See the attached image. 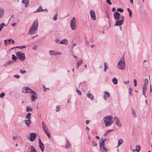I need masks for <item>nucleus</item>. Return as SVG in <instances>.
Segmentation results:
<instances>
[{"instance_id": "f257e3e1", "label": "nucleus", "mask_w": 152, "mask_h": 152, "mask_svg": "<svg viewBox=\"0 0 152 152\" xmlns=\"http://www.w3.org/2000/svg\"><path fill=\"white\" fill-rule=\"evenodd\" d=\"M113 15L116 21L115 25V26H120L123 24L124 19V16H121V14L117 12H115L114 13Z\"/></svg>"}, {"instance_id": "f03ea898", "label": "nucleus", "mask_w": 152, "mask_h": 152, "mask_svg": "<svg viewBox=\"0 0 152 152\" xmlns=\"http://www.w3.org/2000/svg\"><path fill=\"white\" fill-rule=\"evenodd\" d=\"M38 26V21L37 20H35L32 25L30 28L28 32L29 34L30 35H32L34 34L37 30Z\"/></svg>"}, {"instance_id": "7ed1b4c3", "label": "nucleus", "mask_w": 152, "mask_h": 152, "mask_svg": "<svg viewBox=\"0 0 152 152\" xmlns=\"http://www.w3.org/2000/svg\"><path fill=\"white\" fill-rule=\"evenodd\" d=\"M112 118L113 117L111 115H107L104 117L103 120L106 127L110 126L113 123Z\"/></svg>"}, {"instance_id": "20e7f679", "label": "nucleus", "mask_w": 152, "mask_h": 152, "mask_svg": "<svg viewBox=\"0 0 152 152\" xmlns=\"http://www.w3.org/2000/svg\"><path fill=\"white\" fill-rule=\"evenodd\" d=\"M124 60V56H123L118 62L117 65L118 67L122 70H124L125 68V63Z\"/></svg>"}, {"instance_id": "39448f33", "label": "nucleus", "mask_w": 152, "mask_h": 152, "mask_svg": "<svg viewBox=\"0 0 152 152\" xmlns=\"http://www.w3.org/2000/svg\"><path fill=\"white\" fill-rule=\"evenodd\" d=\"M70 27L72 30H75L76 28V20L75 17L72 18L70 21Z\"/></svg>"}, {"instance_id": "423d86ee", "label": "nucleus", "mask_w": 152, "mask_h": 152, "mask_svg": "<svg viewBox=\"0 0 152 152\" xmlns=\"http://www.w3.org/2000/svg\"><path fill=\"white\" fill-rule=\"evenodd\" d=\"M16 54L20 60L23 61L25 59V55L23 53L20 52H17Z\"/></svg>"}, {"instance_id": "0eeeda50", "label": "nucleus", "mask_w": 152, "mask_h": 152, "mask_svg": "<svg viewBox=\"0 0 152 152\" xmlns=\"http://www.w3.org/2000/svg\"><path fill=\"white\" fill-rule=\"evenodd\" d=\"M31 96V99L32 101H34L37 98V95L36 92L32 91L30 93Z\"/></svg>"}, {"instance_id": "6e6552de", "label": "nucleus", "mask_w": 152, "mask_h": 152, "mask_svg": "<svg viewBox=\"0 0 152 152\" xmlns=\"http://www.w3.org/2000/svg\"><path fill=\"white\" fill-rule=\"evenodd\" d=\"M49 54L50 55H60L62 54V53L53 50H50L49 51Z\"/></svg>"}, {"instance_id": "1a4fd4ad", "label": "nucleus", "mask_w": 152, "mask_h": 152, "mask_svg": "<svg viewBox=\"0 0 152 152\" xmlns=\"http://www.w3.org/2000/svg\"><path fill=\"white\" fill-rule=\"evenodd\" d=\"M113 120L114 122L118 127H121V126L122 125L120 123L118 118L117 117H114L113 118Z\"/></svg>"}, {"instance_id": "9d476101", "label": "nucleus", "mask_w": 152, "mask_h": 152, "mask_svg": "<svg viewBox=\"0 0 152 152\" xmlns=\"http://www.w3.org/2000/svg\"><path fill=\"white\" fill-rule=\"evenodd\" d=\"M32 91L33 90L28 87L23 88V92L24 93H31Z\"/></svg>"}, {"instance_id": "9b49d317", "label": "nucleus", "mask_w": 152, "mask_h": 152, "mask_svg": "<svg viewBox=\"0 0 152 152\" xmlns=\"http://www.w3.org/2000/svg\"><path fill=\"white\" fill-rule=\"evenodd\" d=\"M90 12L91 18L93 20H96V17L95 11L93 10H91L90 11Z\"/></svg>"}, {"instance_id": "f8f14e48", "label": "nucleus", "mask_w": 152, "mask_h": 152, "mask_svg": "<svg viewBox=\"0 0 152 152\" xmlns=\"http://www.w3.org/2000/svg\"><path fill=\"white\" fill-rule=\"evenodd\" d=\"M39 148L41 149L42 152H43L45 148L44 146V144L41 142L40 139H39Z\"/></svg>"}, {"instance_id": "ddd939ff", "label": "nucleus", "mask_w": 152, "mask_h": 152, "mask_svg": "<svg viewBox=\"0 0 152 152\" xmlns=\"http://www.w3.org/2000/svg\"><path fill=\"white\" fill-rule=\"evenodd\" d=\"M30 135L31 136L29 138L30 140L31 141H33L35 139L36 137V134L34 133H30Z\"/></svg>"}, {"instance_id": "4468645a", "label": "nucleus", "mask_w": 152, "mask_h": 152, "mask_svg": "<svg viewBox=\"0 0 152 152\" xmlns=\"http://www.w3.org/2000/svg\"><path fill=\"white\" fill-rule=\"evenodd\" d=\"M68 40L66 39H64L62 40L60 42L59 44L66 45L68 44Z\"/></svg>"}, {"instance_id": "2eb2a0df", "label": "nucleus", "mask_w": 152, "mask_h": 152, "mask_svg": "<svg viewBox=\"0 0 152 152\" xmlns=\"http://www.w3.org/2000/svg\"><path fill=\"white\" fill-rule=\"evenodd\" d=\"M23 121L25 122V124L28 127H29L30 125L31 124V122L30 120H24Z\"/></svg>"}, {"instance_id": "dca6fc26", "label": "nucleus", "mask_w": 152, "mask_h": 152, "mask_svg": "<svg viewBox=\"0 0 152 152\" xmlns=\"http://www.w3.org/2000/svg\"><path fill=\"white\" fill-rule=\"evenodd\" d=\"M99 147L100 149L102 152H104V151L106 152L107 151L106 148L104 146V145L99 146Z\"/></svg>"}, {"instance_id": "f3484780", "label": "nucleus", "mask_w": 152, "mask_h": 152, "mask_svg": "<svg viewBox=\"0 0 152 152\" xmlns=\"http://www.w3.org/2000/svg\"><path fill=\"white\" fill-rule=\"evenodd\" d=\"M147 86H143L142 89V94L144 95L145 97H146L145 95V94L146 92V88H147Z\"/></svg>"}, {"instance_id": "a211bd4d", "label": "nucleus", "mask_w": 152, "mask_h": 152, "mask_svg": "<svg viewBox=\"0 0 152 152\" xmlns=\"http://www.w3.org/2000/svg\"><path fill=\"white\" fill-rule=\"evenodd\" d=\"M106 140V139L105 138L102 139L101 140V141H100L99 143V146L104 145V142Z\"/></svg>"}, {"instance_id": "6ab92c4d", "label": "nucleus", "mask_w": 152, "mask_h": 152, "mask_svg": "<svg viewBox=\"0 0 152 152\" xmlns=\"http://www.w3.org/2000/svg\"><path fill=\"white\" fill-rule=\"evenodd\" d=\"M88 98H90L91 99L93 100L94 99V96L92 94L89 92L87 94Z\"/></svg>"}, {"instance_id": "aec40b11", "label": "nucleus", "mask_w": 152, "mask_h": 152, "mask_svg": "<svg viewBox=\"0 0 152 152\" xmlns=\"http://www.w3.org/2000/svg\"><path fill=\"white\" fill-rule=\"evenodd\" d=\"M123 140L122 139H119L118 142V145L117 147L119 146L123 143Z\"/></svg>"}, {"instance_id": "412c9836", "label": "nucleus", "mask_w": 152, "mask_h": 152, "mask_svg": "<svg viewBox=\"0 0 152 152\" xmlns=\"http://www.w3.org/2000/svg\"><path fill=\"white\" fill-rule=\"evenodd\" d=\"M83 63V61L82 59L80 60H78L77 62V65L78 66H79L81 64H82Z\"/></svg>"}, {"instance_id": "4be33fe9", "label": "nucleus", "mask_w": 152, "mask_h": 152, "mask_svg": "<svg viewBox=\"0 0 152 152\" xmlns=\"http://www.w3.org/2000/svg\"><path fill=\"white\" fill-rule=\"evenodd\" d=\"M43 11V9L42 8V7L41 6H40L38 9L37 10L34 11V13L36 12H39L42 11Z\"/></svg>"}, {"instance_id": "5701e85b", "label": "nucleus", "mask_w": 152, "mask_h": 152, "mask_svg": "<svg viewBox=\"0 0 152 152\" xmlns=\"http://www.w3.org/2000/svg\"><path fill=\"white\" fill-rule=\"evenodd\" d=\"M112 81L114 84H116L118 83V80L115 77H114L112 79Z\"/></svg>"}, {"instance_id": "b1692460", "label": "nucleus", "mask_w": 152, "mask_h": 152, "mask_svg": "<svg viewBox=\"0 0 152 152\" xmlns=\"http://www.w3.org/2000/svg\"><path fill=\"white\" fill-rule=\"evenodd\" d=\"M6 26L5 24L4 23L0 24V32L1 31L3 27Z\"/></svg>"}, {"instance_id": "393cba45", "label": "nucleus", "mask_w": 152, "mask_h": 152, "mask_svg": "<svg viewBox=\"0 0 152 152\" xmlns=\"http://www.w3.org/2000/svg\"><path fill=\"white\" fill-rule=\"evenodd\" d=\"M16 48H19V49H23V48H26V46H18L16 47H15ZM12 48V49H14V48Z\"/></svg>"}, {"instance_id": "a878e982", "label": "nucleus", "mask_w": 152, "mask_h": 152, "mask_svg": "<svg viewBox=\"0 0 152 152\" xmlns=\"http://www.w3.org/2000/svg\"><path fill=\"white\" fill-rule=\"evenodd\" d=\"M31 114L30 113H28L26 116V118L28 120H30Z\"/></svg>"}, {"instance_id": "bb28decb", "label": "nucleus", "mask_w": 152, "mask_h": 152, "mask_svg": "<svg viewBox=\"0 0 152 152\" xmlns=\"http://www.w3.org/2000/svg\"><path fill=\"white\" fill-rule=\"evenodd\" d=\"M66 141L67 143H66L65 145V147L66 148H69L71 146V144L69 143L67 140Z\"/></svg>"}, {"instance_id": "cd10ccee", "label": "nucleus", "mask_w": 152, "mask_h": 152, "mask_svg": "<svg viewBox=\"0 0 152 152\" xmlns=\"http://www.w3.org/2000/svg\"><path fill=\"white\" fill-rule=\"evenodd\" d=\"M4 10L0 8V18H1L4 15Z\"/></svg>"}, {"instance_id": "c85d7f7f", "label": "nucleus", "mask_w": 152, "mask_h": 152, "mask_svg": "<svg viewBox=\"0 0 152 152\" xmlns=\"http://www.w3.org/2000/svg\"><path fill=\"white\" fill-rule=\"evenodd\" d=\"M31 150L30 152H37L36 150L32 146H31Z\"/></svg>"}, {"instance_id": "c756f323", "label": "nucleus", "mask_w": 152, "mask_h": 152, "mask_svg": "<svg viewBox=\"0 0 152 152\" xmlns=\"http://www.w3.org/2000/svg\"><path fill=\"white\" fill-rule=\"evenodd\" d=\"M108 68V67L107 66V65L106 64V63H104V72H106L107 70V69Z\"/></svg>"}, {"instance_id": "7c9ffc66", "label": "nucleus", "mask_w": 152, "mask_h": 152, "mask_svg": "<svg viewBox=\"0 0 152 152\" xmlns=\"http://www.w3.org/2000/svg\"><path fill=\"white\" fill-rule=\"evenodd\" d=\"M132 115L135 118H136L137 117V115L135 113V112L134 110L132 109Z\"/></svg>"}, {"instance_id": "2f4dec72", "label": "nucleus", "mask_w": 152, "mask_h": 152, "mask_svg": "<svg viewBox=\"0 0 152 152\" xmlns=\"http://www.w3.org/2000/svg\"><path fill=\"white\" fill-rule=\"evenodd\" d=\"M12 58L13 60L14 61H16V60L17 59V58L14 54H12Z\"/></svg>"}, {"instance_id": "473e14b6", "label": "nucleus", "mask_w": 152, "mask_h": 152, "mask_svg": "<svg viewBox=\"0 0 152 152\" xmlns=\"http://www.w3.org/2000/svg\"><path fill=\"white\" fill-rule=\"evenodd\" d=\"M136 149L137 150H136L137 151V152H139L140 150V146L139 145H137L136 146Z\"/></svg>"}, {"instance_id": "72a5a7b5", "label": "nucleus", "mask_w": 152, "mask_h": 152, "mask_svg": "<svg viewBox=\"0 0 152 152\" xmlns=\"http://www.w3.org/2000/svg\"><path fill=\"white\" fill-rule=\"evenodd\" d=\"M58 13H57L55 14V15L54 16L53 18V19L54 20H56L57 18H58Z\"/></svg>"}, {"instance_id": "f704fd0d", "label": "nucleus", "mask_w": 152, "mask_h": 152, "mask_svg": "<svg viewBox=\"0 0 152 152\" xmlns=\"http://www.w3.org/2000/svg\"><path fill=\"white\" fill-rule=\"evenodd\" d=\"M148 83V80L147 79H146L145 80L144 84L143 86H147V84Z\"/></svg>"}, {"instance_id": "c9c22d12", "label": "nucleus", "mask_w": 152, "mask_h": 152, "mask_svg": "<svg viewBox=\"0 0 152 152\" xmlns=\"http://www.w3.org/2000/svg\"><path fill=\"white\" fill-rule=\"evenodd\" d=\"M127 10L129 12V16L130 17H131L132 16V11L129 8H128L127 9Z\"/></svg>"}, {"instance_id": "e433bc0d", "label": "nucleus", "mask_w": 152, "mask_h": 152, "mask_svg": "<svg viewBox=\"0 0 152 152\" xmlns=\"http://www.w3.org/2000/svg\"><path fill=\"white\" fill-rule=\"evenodd\" d=\"M48 130L44 131L47 135L48 136L49 138H50V134L48 132Z\"/></svg>"}, {"instance_id": "4c0bfd02", "label": "nucleus", "mask_w": 152, "mask_h": 152, "mask_svg": "<svg viewBox=\"0 0 152 152\" xmlns=\"http://www.w3.org/2000/svg\"><path fill=\"white\" fill-rule=\"evenodd\" d=\"M29 1V0H22V2L24 4H25L26 3H28Z\"/></svg>"}, {"instance_id": "58836bf2", "label": "nucleus", "mask_w": 152, "mask_h": 152, "mask_svg": "<svg viewBox=\"0 0 152 152\" xmlns=\"http://www.w3.org/2000/svg\"><path fill=\"white\" fill-rule=\"evenodd\" d=\"M104 94H105L104 95H107L108 97H109L110 96V94L107 91H105L104 92Z\"/></svg>"}, {"instance_id": "ea45409f", "label": "nucleus", "mask_w": 152, "mask_h": 152, "mask_svg": "<svg viewBox=\"0 0 152 152\" xmlns=\"http://www.w3.org/2000/svg\"><path fill=\"white\" fill-rule=\"evenodd\" d=\"M60 109V106L59 105L57 106L56 107V111L57 112Z\"/></svg>"}, {"instance_id": "a19ab883", "label": "nucleus", "mask_w": 152, "mask_h": 152, "mask_svg": "<svg viewBox=\"0 0 152 152\" xmlns=\"http://www.w3.org/2000/svg\"><path fill=\"white\" fill-rule=\"evenodd\" d=\"M105 12H106V15L107 18L108 19V20L109 21V19L110 18V15H109V13L107 11H106Z\"/></svg>"}, {"instance_id": "79ce46f5", "label": "nucleus", "mask_w": 152, "mask_h": 152, "mask_svg": "<svg viewBox=\"0 0 152 152\" xmlns=\"http://www.w3.org/2000/svg\"><path fill=\"white\" fill-rule=\"evenodd\" d=\"M117 10L121 12H124V10L122 8H119L117 9Z\"/></svg>"}, {"instance_id": "37998d69", "label": "nucleus", "mask_w": 152, "mask_h": 152, "mask_svg": "<svg viewBox=\"0 0 152 152\" xmlns=\"http://www.w3.org/2000/svg\"><path fill=\"white\" fill-rule=\"evenodd\" d=\"M32 110V109L31 108L28 107V106L26 107V111L27 112H28L30 111H31Z\"/></svg>"}, {"instance_id": "c03bdc74", "label": "nucleus", "mask_w": 152, "mask_h": 152, "mask_svg": "<svg viewBox=\"0 0 152 152\" xmlns=\"http://www.w3.org/2000/svg\"><path fill=\"white\" fill-rule=\"evenodd\" d=\"M5 96V94L4 93L2 92L1 93L0 95V97L1 98H2L4 97V96Z\"/></svg>"}, {"instance_id": "a18cd8bd", "label": "nucleus", "mask_w": 152, "mask_h": 152, "mask_svg": "<svg viewBox=\"0 0 152 152\" xmlns=\"http://www.w3.org/2000/svg\"><path fill=\"white\" fill-rule=\"evenodd\" d=\"M42 128L44 131L48 130V129L46 127V126H42Z\"/></svg>"}, {"instance_id": "49530a36", "label": "nucleus", "mask_w": 152, "mask_h": 152, "mask_svg": "<svg viewBox=\"0 0 152 152\" xmlns=\"http://www.w3.org/2000/svg\"><path fill=\"white\" fill-rule=\"evenodd\" d=\"M92 145L94 146H96L97 145V144L96 142L93 141H92Z\"/></svg>"}, {"instance_id": "de8ad7c7", "label": "nucleus", "mask_w": 152, "mask_h": 152, "mask_svg": "<svg viewBox=\"0 0 152 152\" xmlns=\"http://www.w3.org/2000/svg\"><path fill=\"white\" fill-rule=\"evenodd\" d=\"M76 91L77 92L78 95H81L82 94L81 92V91H79L77 88H76Z\"/></svg>"}, {"instance_id": "09e8293b", "label": "nucleus", "mask_w": 152, "mask_h": 152, "mask_svg": "<svg viewBox=\"0 0 152 152\" xmlns=\"http://www.w3.org/2000/svg\"><path fill=\"white\" fill-rule=\"evenodd\" d=\"M8 65H10L12 64L13 63V61L12 60H10L9 61H8L7 62Z\"/></svg>"}, {"instance_id": "8fccbe9b", "label": "nucleus", "mask_w": 152, "mask_h": 152, "mask_svg": "<svg viewBox=\"0 0 152 152\" xmlns=\"http://www.w3.org/2000/svg\"><path fill=\"white\" fill-rule=\"evenodd\" d=\"M106 2L108 3L110 5H111L112 4L110 0H106Z\"/></svg>"}, {"instance_id": "3c124183", "label": "nucleus", "mask_w": 152, "mask_h": 152, "mask_svg": "<svg viewBox=\"0 0 152 152\" xmlns=\"http://www.w3.org/2000/svg\"><path fill=\"white\" fill-rule=\"evenodd\" d=\"M26 72V71L25 70H22V69H21L20 70V73L22 74H24Z\"/></svg>"}, {"instance_id": "603ef678", "label": "nucleus", "mask_w": 152, "mask_h": 152, "mask_svg": "<svg viewBox=\"0 0 152 152\" xmlns=\"http://www.w3.org/2000/svg\"><path fill=\"white\" fill-rule=\"evenodd\" d=\"M14 77L16 78H20V76L18 75H14Z\"/></svg>"}, {"instance_id": "864d4df0", "label": "nucleus", "mask_w": 152, "mask_h": 152, "mask_svg": "<svg viewBox=\"0 0 152 152\" xmlns=\"http://www.w3.org/2000/svg\"><path fill=\"white\" fill-rule=\"evenodd\" d=\"M134 86H137V84L136 80V79H134Z\"/></svg>"}, {"instance_id": "5fc2aeb1", "label": "nucleus", "mask_w": 152, "mask_h": 152, "mask_svg": "<svg viewBox=\"0 0 152 152\" xmlns=\"http://www.w3.org/2000/svg\"><path fill=\"white\" fill-rule=\"evenodd\" d=\"M33 49L34 50H37V45H35L33 48Z\"/></svg>"}, {"instance_id": "6e6d98bb", "label": "nucleus", "mask_w": 152, "mask_h": 152, "mask_svg": "<svg viewBox=\"0 0 152 152\" xmlns=\"http://www.w3.org/2000/svg\"><path fill=\"white\" fill-rule=\"evenodd\" d=\"M112 130H112V129L108 130V131H107V132H106V133H105L104 134V136L106 135L107 134V133H108V132H110V131H112Z\"/></svg>"}, {"instance_id": "4d7b16f0", "label": "nucleus", "mask_w": 152, "mask_h": 152, "mask_svg": "<svg viewBox=\"0 0 152 152\" xmlns=\"http://www.w3.org/2000/svg\"><path fill=\"white\" fill-rule=\"evenodd\" d=\"M55 42L57 44H59L60 42H59V40L58 39H55Z\"/></svg>"}, {"instance_id": "13d9d810", "label": "nucleus", "mask_w": 152, "mask_h": 152, "mask_svg": "<svg viewBox=\"0 0 152 152\" xmlns=\"http://www.w3.org/2000/svg\"><path fill=\"white\" fill-rule=\"evenodd\" d=\"M132 88H130L129 89V94L132 96Z\"/></svg>"}, {"instance_id": "bf43d9fd", "label": "nucleus", "mask_w": 152, "mask_h": 152, "mask_svg": "<svg viewBox=\"0 0 152 152\" xmlns=\"http://www.w3.org/2000/svg\"><path fill=\"white\" fill-rule=\"evenodd\" d=\"M8 65L7 62H6L3 65V66L4 67H7Z\"/></svg>"}, {"instance_id": "052dcab7", "label": "nucleus", "mask_w": 152, "mask_h": 152, "mask_svg": "<svg viewBox=\"0 0 152 152\" xmlns=\"http://www.w3.org/2000/svg\"><path fill=\"white\" fill-rule=\"evenodd\" d=\"M17 138V136H14V137H12V138L13 140H15Z\"/></svg>"}, {"instance_id": "680f3d73", "label": "nucleus", "mask_w": 152, "mask_h": 152, "mask_svg": "<svg viewBox=\"0 0 152 152\" xmlns=\"http://www.w3.org/2000/svg\"><path fill=\"white\" fill-rule=\"evenodd\" d=\"M76 45V44L75 43H74L73 44V45H72V48H73Z\"/></svg>"}, {"instance_id": "e2e57ef3", "label": "nucleus", "mask_w": 152, "mask_h": 152, "mask_svg": "<svg viewBox=\"0 0 152 152\" xmlns=\"http://www.w3.org/2000/svg\"><path fill=\"white\" fill-rule=\"evenodd\" d=\"M42 127L44 126H46L44 122L43 121L42 123Z\"/></svg>"}, {"instance_id": "0e129e2a", "label": "nucleus", "mask_w": 152, "mask_h": 152, "mask_svg": "<svg viewBox=\"0 0 152 152\" xmlns=\"http://www.w3.org/2000/svg\"><path fill=\"white\" fill-rule=\"evenodd\" d=\"M16 23H13L12 24V26H14L16 25Z\"/></svg>"}, {"instance_id": "69168bd1", "label": "nucleus", "mask_w": 152, "mask_h": 152, "mask_svg": "<svg viewBox=\"0 0 152 152\" xmlns=\"http://www.w3.org/2000/svg\"><path fill=\"white\" fill-rule=\"evenodd\" d=\"M103 97H104V99L105 100H107V97H106V95H104V96H103Z\"/></svg>"}, {"instance_id": "338daca9", "label": "nucleus", "mask_w": 152, "mask_h": 152, "mask_svg": "<svg viewBox=\"0 0 152 152\" xmlns=\"http://www.w3.org/2000/svg\"><path fill=\"white\" fill-rule=\"evenodd\" d=\"M112 11L113 12H115V8L113 7L112 9Z\"/></svg>"}, {"instance_id": "774afa93", "label": "nucleus", "mask_w": 152, "mask_h": 152, "mask_svg": "<svg viewBox=\"0 0 152 152\" xmlns=\"http://www.w3.org/2000/svg\"><path fill=\"white\" fill-rule=\"evenodd\" d=\"M89 122H90L89 120H87L86 121V124H89Z\"/></svg>"}]
</instances>
